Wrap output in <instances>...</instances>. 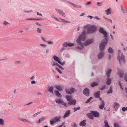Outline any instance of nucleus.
<instances>
[{
	"instance_id": "a211bd4d",
	"label": "nucleus",
	"mask_w": 127,
	"mask_h": 127,
	"mask_svg": "<svg viewBox=\"0 0 127 127\" xmlns=\"http://www.w3.org/2000/svg\"><path fill=\"white\" fill-rule=\"evenodd\" d=\"M105 106V102L104 101L102 100L101 101V104L99 105V108L100 109H103Z\"/></svg>"
},
{
	"instance_id": "8fccbe9b",
	"label": "nucleus",
	"mask_w": 127,
	"mask_h": 127,
	"mask_svg": "<svg viewBox=\"0 0 127 127\" xmlns=\"http://www.w3.org/2000/svg\"><path fill=\"white\" fill-rule=\"evenodd\" d=\"M58 63L60 64L61 65H63L65 63V62L64 61L63 62H61V61H60V62H59Z\"/></svg>"
},
{
	"instance_id": "0eeeda50",
	"label": "nucleus",
	"mask_w": 127,
	"mask_h": 127,
	"mask_svg": "<svg viewBox=\"0 0 127 127\" xmlns=\"http://www.w3.org/2000/svg\"><path fill=\"white\" fill-rule=\"evenodd\" d=\"M61 118V116L56 117L55 118H53L52 119L53 121L55 123L56 122H60V119Z\"/></svg>"
},
{
	"instance_id": "864d4df0",
	"label": "nucleus",
	"mask_w": 127,
	"mask_h": 127,
	"mask_svg": "<svg viewBox=\"0 0 127 127\" xmlns=\"http://www.w3.org/2000/svg\"><path fill=\"white\" fill-rule=\"evenodd\" d=\"M54 18L57 21L60 22H62V21L60 20V19H58L56 17H54Z\"/></svg>"
},
{
	"instance_id": "09e8293b",
	"label": "nucleus",
	"mask_w": 127,
	"mask_h": 127,
	"mask_svg": "<svg viewBox=\"0 0 127 127\" xmlns=\"http://www.w3.org/2000/svg\"><path fill=\"white\" fill-rule=\"evenodd\" d=\"M9 23H8L4 21L3 23V25H6Z\"/></svg>"
},
{
	"instance_id": "5701e85b",
	"label": "nucleus",
	"mask_w": 127,
	"mask_h": 127,
	"mask_svg": "<svg viewBox=\"0 0 127 127\" xmlns=\"http://www.w3.org/2000/svg\"><path fill=\"white\" fill-rule=\"evenodd\" d=\"M100 92H95L94 93L95 96L96 98L98 97L99 96Z\"/></svg>"
},
{
	"instance_id": "338daca9",
	"label": "nucleus",
	"mask_w": 127,
	"mask_h": 127,
	"mask_svg": "<svg viewBox=\"0 0 127 127\" xmlns=\"http://www.w3.org/2000/svg\"><path fill=\"white\" fill-rule=\"evenodd\" d=\"M94 18L95 19H97L100 20V19L99 18H98V17L96 16L94 17Z\"/></svg>"
},
{
	"instance_id": "37998d69",
	"label": "nucleus",
	"mask_w": 127,
	"mask_h": 127,
	"mask_svg": "<svg viewBox=\"0 0 127 127\" xmlns=\"http://www.w3.org/2000/svg\"><path fill=\"white\" fill-rule=\"evenodd\" d=\"M20 120L24 122H26L27 123H30L26 119H21Z\"/></svg>"
},
{
	"instance_id": "2eb2a0df",
	"label": "nucleus",
	"mask_w": 127,
	"mask_h": 127,
	"mask_svg": "<svg viewBox=\"0 0 127 127\" xmlns=\"http://www.w3.org/2000/svg\"><path fill=\"white\" fill-rule=\"evenodd\" d=\"M86 120H84L82 121L79 124V125L80 126L84 127L85 126L86 124Z\"/></svg>"
},
{
	"instance_id": "ddd939ff",
	"label": "nucleus",
	"mask_w": 127,
	"mask_h": 127,
	"mask_svg": "<svg viewBox=\"0 0 127 127\" xmlns=\"http://www.w3.org/2000/svg\"><path fill=\"white\" fill-rule=\"evenodd\" d=\"M70 114V111L69 110L67 111L65 113L63 118L64 119L66 117H68Z\"/></svg>"
},
{
	"instance_id": "6e6552de",
	"label": "nucleus",
	"mask_w": 127,
	"mask_h": 127,
	"mask_svg": "<svg viewBox=\"0 0 127 127\" xmlns=\"http://www.w3.org/2000/svg\"><path fill=\"white\" fill-rule=\"evenodd\" d=\"M68 2L71 5L75 8H81L82 7V6L81 5H76L70 2Z\"/></svg>"
},
{
	"instance_id": "79ce46f5",
	"label": "nucleus",
	"mask_w": 127,
	"mask_h": 127,
	"mask_svg": "<svg viewBox=\"0 0 127 127\" xmlns=\"http://www.w3.org/2000/svg\"><path fill=\"white\" fill-rule=\"evenodd\" d=\"M112 87H110V90L108 91L107 92V93L108 94H109L110 93H112Z\"/></svg>"
},
{
	"instance_id": "393cba45",
	"label": "nucleus",
	"mask_w": 127,
	"mask_h": 127,
	"mask_svg": "<svg viewBox=\"0 0 127 127\" xmlns=\"http://www.w3.org/2000/svg\"><path fill=\"white\" fill-rule=\"evenodd\" d=\"M111 71V69H109L107 71L106 74L108 77H110Z\"/></svg>"
},
{
	"instance_id": "2f4dec72",
	"label": "nucleus",
	"mask_w": 127,
	"mask_h": 127,
	"mask_svg": "<svg viewBox=\"0 0 127 127\" xmlns=\"http://www.w3.org/2000/svg\"><path fill=\"white\" fill-rule=\"evenodd\" d=\"M60 19L61 20V21H63V22H64L66 23H70V22L69 21H67L65 20L62 19L61 18H60Z\"/></svg>"
},
{
	"instance_id": "774afa93",
	"label": "nucleus",
	"mask_w": 127,
	"mask_h": 127,
	"mask_svg": "<svg viewBox=\"0 0 127 127\" xmlns=\"http://www.w3.org/2000/svg\"><path fill=\"white\" fill-rule=\"evenodd\" d=\"M37 14L38 15H39L41 16H42V14H41L40 13H39L38 12H37Z\"/></svg>"
},
{
	"instance_id": "0e129e2a",
	"label": "nucleus",
	"mask_w": 127,
	"mask_h": 127,
	"mask_svg": "<svg viewBox=\"0 0 127 127\" xmlns=\"http://www.w3.org/2000/svg\"><path fill=\"white\" fill-rule=\"evenodd\" d=\"M72 126L73 127H77V125L76 124L74 123L72 125Z\"/></svg>"
},
{
	"instance_id": "cd10ccee",
	"label": "nucleus",
	"mask_w": 127,
	"mask_h": 127,
	"mask_svg": "<svg viewBox=\"0 0 127 127\" xmlns=\"http://www.w3.org/2000/svg\"><path fill=\"white\" fill-rule=\"evenodd\" d=\"M0 124L2 126L4 125V121L2 119H0Z\"/></svg>"
},
{
	"instance_id": "49530a36",
	"label": "nucleus",
	"mask_w": 127,
	"mask_h": 127,
	"mask_svg": "<svg viewBox=\"0 0 127 127\" xmlns=\"http://www.w3.org/2000/svg\"><path fill=\"white\" fill-rule=\"evenodd\" d=\"M41 38L42 40L44 42H46V41L45 39L43 37L41 36Z\"/></svg>"
},
{
	"instance_id": "6ab92c4d",
	"label": "nucleus",
	"mask_w": 127,
	"mask_h": 127,
	"mask_svg": "<svg viewBox=\"0 0 127 127\" xmlns=\"http://www.w3.org/2000/svg\"><path fill=\"white\" fill-rule=\"evenodd\" d=\"M53 58L55 61H57L58 63H59V62H60V59L58 57L56 56H54L53 57Z\"/></svg>"
},
{
	"instance_id": "423d86ee",
	"label": "nucleus",
	"mask_w": 127,
	"mask_h": 127,
	"mask_svg": "<svg viewBox=\"0 0 127 127\" xmlns=\"http://www.w3.org/2000/svg\"><path fill=\"white\" fill-rule=\"evenodd\" d=\"M55 10L57 12H58L59 14H61L62 16L64 17L66 16L65 14L63 12V11L61 10L57 9H56Z\"/></svg>"
},
{
	"instance_id": "58836bf2",
	"label": "nucleus",
	"mask_w": 127,
	"mask_h": 127,
	"mask_svg": "<svg viewBox=\"0 0 127 127\" xmlns=\"http://www.w3.org/2000/svg\"><path fill=\"white\" fill-rule=\"evenodd\" d=\"M125 79V80L127 82V74L125 75V76L124 77ZM126 92L127 94V88H126Z\"/></svg>"
},
{
	"instance_id": "603ef678",
	"label": "nucleus",
	"mask_w": 127,
	"mask_h": 127,
	"mask_svg": "<svg viewBox=\"0 0 127 127\" xmlns=\"http://www.w3.org/2000/svg\"><path fill=\"white\" fill-rule=\"evenodd\" d=\"M47 43L49 44H53V42L52 41H48L47 42Z\"/></svg>"
},
{
	"instance_id": "7c9ffc66",
	"label": "nucleus",
	"mask_w": 127,
	"mask_h": 127,
	"mask_svg": "<svg viewBox=\"0 0 127 127\" xmlns=\"http://www.w3.org/2000/svg\"><path fill=\"white\" fill-rule=\"evenodd\" d=\"M108 52L110 53H113V50L111 47H109L108 49Z\"/></svg>"
},
{
	"instance_id": "f03ea898",
	"label": "nucleus",
	"mask_w": 127,
	"mask_h": 127,
	"mask_svg": "<svg viewBox=\"0 0 127 127\" xmlns=\"http://www.w3.org/2000/svg\"><path fill=\"white\" fill-rule=\"evenodd\" d=\"M99 29V32L102 33L105 37V38L102 41L99 46L100 50H102L105 48V45L107 44L108 40L106 38L107 37V34L106 32L104 31L103 28L100 27Z\"/></svg>"
},
{
	"instance_id": "bb28decb",
	"label": "nucleus",
	"mask_w": 127,
	"mask_h": 127,
	"mask_svg": "<svg viewBox=\"0 0 127 127\" xmlns=\"http://www.w3.org/2000/svg\"><path fill=\"white\" fill-rule=\"evenodd\" d=\"M105 126V127H110L108 124V122L106 120H105L104 121Z\"/></svg>"
},
{
	"instance_id": "72a5a7b5",
	"label": "nucleus",
	"mask_w": 127,
	"mask_h": 127,
	"mask_svg": "<svg viewBox=\"0 0 127 127\" xmlns=\"http://www.w3.org/2000/svg\"><path fill=\"white\" fill-rule=\"evenodd\" d=\"M111 79L109 78H108L107 80V81L106 82V84L107 85H109L111 84Z\"/></svg>"
},
{
	"instance_id": "5fc2aeb1",
	"label": "nucleus",
	"mask_w": 127,
	"mask_h": 127,
	"mask_svg": "<svg viewBox=\"0 0 127 127\" xmlns=\"http://www.w3.org/2000/svg\"><path fill=\"white\" fill-rule=\"evenodd\" d=\"M40 121L41 122L43 121L44 119V117H42L41 118L39 119Z\"/></svg>"
},
{
	"instance_id": "f8f14e48",
	"label": "nucleus",
	"mask_w": 127,
	"mask_h": 127,
	"mask_svg": "<svg viewBox=\"0 0 127 127\" xmlns=\"http://www.w3.org/2000/svg\"><path fill=\"white\" fill-rule=\"evenodd\" d=\"M93 41L92 39L88 40L85 42L84 43V45L87 46L92 43Z\"/></svg>"
},
{
	"instance_id": "f704fd0d",
	"label": "nucleus",
	"mask_w": 127,
	"mask_h": 127,
	"mask_svg": "<svg viewBox=\"0 0 127 127\" xmlns=\"http://www.w3.org/2000/svg\"><path fill=\"white\" fill-rule=\"evenodd\" d=\"M66 97L67 100L69 101H70L71 100H72V99L71 97L70 96H66Z\"/></svg>"
},
{
	"instance_id": "9b49d317",
	"label": "nucleus",
	"mask_w": 127,
	"mask_h": 127,
	"mask_svg": "<svg viewBox=\"0 0 127 127\" xmlns=\"http://www.w3.org/2000/svg\"><path fill=\"white\" fill-rule=\"evenodd\" d=\"M104 48L102 50H100V49H99L100 50V51H101L102 52L100 53H99L98 55V59H100L102 58L103 56L104 55V52H103L102 51Z\"/></svg>"
},
{
	"instance_id": "39448f33",
	"label": "nucleus",
	"mask_w": 127,
	"mask_h": 127,
	"mask_svg": "<svg viewBox=\"0 0 127 127\" xmlns=\"http://www.w3.org/2000/svg\"><path fill=\"white\" fill-rule=\"evenodd\" d=\"M75 90L74 88H71L70 89H66V93L68 94H71L73 93Z\"/></svg>"
},
{
	"instance_id": "412c9836",
	"label": "nucleus",
	"mask_w": 127,
	"mask_h": 127,
	"mask_svg": "<svg viewBox=\"0 0 127 127\" xmlns=\"http://www.w3.org/2000/svg\"><path fill=\"white\" fill-rule=\"evenodd\" d=\"M55 87L57 90H58L60 91H62V87L60 85L56 86Z\"/></svg>"
},
{
	"instance_id": "052dcab7",
	"label": "nucleus",
	"mask_w": 127,
	"mask_h": 127,
	"mask_svg": "<svg viewBox=\"0 0 127 127\" xmlns=\"http://www.w3.org/2000/svg\"><path fill=\"white\" fill-rule=\"evenodd\" d=\"M58 66L60 68L62 69V70L64 69V68L61 65H59V64Z\"/></svg>"
},
{
	"instance_id": "9d476101",
	"label": "nucleus",
	"mask_w": 127,
	"mask_h": 127,
	"mask_svg": "<svg viewBox=\"0 0 127 127\" xmlns=\"http://www.w3.org/2000/svg\"><path fill=\"white\" fill-rule=\"evenodd\" d=\"M83 94L87 96H88L89 95V91L88 89H85L83 91Z\"/></svg>"
},
{
	"instance_id": "f257e3e1",
	"label": "nucleus",
	"mask_w": 127,
	"mask_h": 127,
	"mask_svg": "<svg viewBox=\"0 0 127 127\" xmlns=\"http://www.w3.org/2000/svg\"><path fill=\"white\" fill-rule=\"evenodd\" d=\"M83 29L85 30H87V32L84 30L82 35H80L77 39V43L78 45H80L77 47V48L79 49H82L83 48V44L85 40L86 34L90 33L95 32L96 30V27L94 25L89 26L87 25L84 26L83 27Z\"/></svg>"
},
{
	"instance_id": "680f3d73",
	"label": "nucleus",
	"mask_w": 127,
	"mask_h": 127,
	"mask_svg": "<svg viewBox=\"0 0 127 127\" xmlns=\"http://www.w3.org/2000/svg\"><path fill=\"white\" fill-rule=\"evenodd\" d=\"M54 123L53 121V120L52 119V121H50V123L52 125Z\"/></svg>"
},
{
	"instance_id": "13d9d810",
	"label": "nucleus",
	"mask_w": 127,
	"mask_h": 127,
	"mask_svg": "<svg viewBox=\"0 0 127 127\" xmlns=\"http://www.w3.org/2000/svg\"><path fill=\"white\" fill-rule=\"evenodd\" d=\"M36 83V82L34 81H31V83L32 84H35Z\"/></svg>"
},
{
	"instance_id": "c03bdc74",
	"label": "nucleus",
	"mask_w": 127,
	"mask_h": 127,
	"mask_svg": "<svg viewBox=\"0 0 127 127\" xmlns=\"http://www.w3.org/2000/svg\"><path fill=\"white\" fill-rule=\"evenodd\" d=\"M122 111L123 112H125L126 111H127V107H123L122 108Z\"/></svg>"
},
{
	"instance_id": "a18cd8bd",
	"label": "nucleus",
	"mask_w": 127,
	"mask_h": 127,
	"mask_svg": "<svg viewBox=\"0 0 127 127\" xmlns=\"http://www.w3.org/2000/svg\"><path fill=\"white\" fill-rule=\"evenodd\" d=\"M92 98V97H90V98H89L87 100V101H86V102H85V103H88L91 100Z\"/></svg>"
},
{
	"instance_id": "a19ab883",
	"label": "nucleus",
	"mask_w": 127,
	"mask_h": 127,
	"mask_svg": "<svg viewBox=\"0 0 127 127\" xmlns=\"http://www.w3.org/2000/svg\"><path fill=\"white\" fill-rule=\"evenodd\" d=\"M37 32L39 33H41V30L39 28H38L37 30Z\"/></svg>"
},
{
	"instance_id": "7ed1b4c3",
	"label": "nucleus",
	"mask_w": 127,
	"mask_h": 127,
	"mask_svg": "<svg viewBox=\"0 0 127 127\" xmlns=\"http://www.w3.org/2000/svg\"><path fill=\"white\" fill-rule=\"evenodd\" d=\"M118 59L120 64H124L125 62V58L123 53L118 54Z\"/></svg>"
},
{
	"instance_id": "6e6d98bb",
	"label": "nucleus",
	"mask_w": 127,
	"mask_h": 127,
	"mask_svg": "<svg viewBox=\"0 0 127 127\" xmlns=\"http://www.w3.org/2000/svg\"><path fill=\"white\" fill-rule=\"evenodd\" d=\"M57 70L60 73H62V72L59 69L57 68H56Z\"/></svg>"
},
{
	"instance_id": "c9c22d12",
	"label": "nucleus",
	"mask_w": 127,
	"mask_h": 127,
	"mask_svg": "<svg viewBox=\"0 0 127 127\" xmlns=\"http://www.w3.org/2000/svg\"><path fill=\"white\" fill-rule=\"evenodd\" d=\"M80 107H75L73 108V110L74 112H75L77 110H80Z\"/></svg>"
},
{
	"instance_id": "c756f323",
	"label": "nucleus",
	"mask_w": 127,
	"mask_h": 127,
	"mask_svg": "<svg viewBox=\"0 0 127 127\" xmlns=\"http://www.w3.org/2000/svg\"><path fill=\"white\" fill-rule=\"evenodd\" d=\"M97 83L95 82H94L91 84V86L92 87H94L95 86H97Z\"/></svg>"
},
{
	"instance_id": "ea45409f",
	"label": "nucleus",
	"mask_w": 127,
	"mask_h": 127,
	"mask_svg": "<svg viewBox=\"0 0 127 127\" xmlns=\"http://www.w3.org/2000/svg\"><path fill=\"white\" fill-rule=\"evenodd\" d=\"M32 12V10H27V11L25 10H23V12H24L26 13H30Z\"/></svg>"
},
{
	"instance_id": "f3484780",
	"label": "nucleus",
	"mask_w": 127,
	"mask_h": 127,
	"mask_svg": "<svg viewBox=\"0 0 127 127\" xmlns=\"http://www.w3.org/2000/svg\"><path fill=\"white\" fill-rule=\"evenodd\" d=\"M55 95L59 97H62L61 95L59 93L58 91H54Z\"/></svg>"
},
{
	"instance_id": "1a4fd4ad",
	"label": "nucleus",
	"mask_w": 127,
	"mask_h": 127,
	"mask_svg": "<svg viewBox=\"0 0 127 127\" xmlns=\"http://www.w3.org/2000/svg\"><path fill=\"white\" fill-rule=\"evenodd\" d=\"M121 9L123 13H126L127 12V9L124 7V6L122 4L121 5Z\"/></svg>"
},
{
	"instance_id": "c85d7f7f",
	"label": "nucleus",
	"mask_w": 127,
	"mask_h": 127,
	"mask_svg": "<svg viewBox=\"0 0 127 127\" xmlns=\"http://www.w3.org/2000/svg\"><path fill=\"white\" fill-rule=\"evenodd\" d=\"M119 74L120 77H122L123 76V71L122 70L119 71Z\"/></svg>"
},
{
	"instance_id": "dca6fc26",
	"label": "nucleus",
	"mask_w": 127,
	"mask_h": 127,
	"mask_svg": "<svg viewBox=\"0 0 127 127\" xmlns=\"http://www.w3.org/2000/svg\"><path fill=\"white\" fill-rule=\"evenodd\" d=\"M87 116L91 119L93 120L94 119V117L93 114L92 113V111L90 113L87 114Z\"/></svg>"
},
{
	"instance_id": "bf43d9fd",
	"label": "nucleus",
	"mask_w": 127,
	"mask_h": 127,
	"mask_svg": "<svg viewBox=\"0 0 127 127\" xmlns=\"http://www.w3.org/2000/svg\"><path fill=\"white\" fill-rule=\"evenodd\" d=\"M91 3V2L90 1V2H88L86 4V5H89Z\"/></svg>"
},
{
	"instance_id": "4c0bfd02",
	"label": "nucleus",
	"mask_w": 127,
	"mask_h": 127,
	"mask_svg": "<svg viewBox=\"0 0 127 127\" xmlns=\"http://www.w3.org/2000/svg\"><path fill=\"white\" fill-rule=\"evenodd\" d=\"M51 64L52 66H54L55 65H58V64L57 63L55 62H53L51 63Z\"/></svg>"
},
{
	"instance_id": "4d7b16f0",
	"label": "nucleus",
	"mask_w": 127,
	"mask_h": 127,
	"mask_svg": "<svg viewBox=\"0 0 127 127\" xmlns=\"http://www.w3.org/2000/svg\"><path fill=\"white\" fill-rule=\"evenodd\" d=\"M39 113H35L33 115V116L34 117H36L37 115Z\"/></svg>"
},
{
	"instance_id": "a878e982",
	"label": "nucleus",
	"mask_w": 127,
	"mask_h": 127,
	"mask_svg": "<svg viewBox=\"0 0 127 127\" xmlns=\"http://www.w3.org/2000/svg\"><path fill=\"white\" fill-rule=\"evenodd\" d=\"M53 88V87L52 86L49 88V91L53 94V91L54 89Z\"/></svg>"
},
{
	"instance_id": "de8ad7c7",
	"label": "nucleus",
	"mask_w": 127,
	"mask_h": 127,
	"mask_svg": "<svg viewBox=\"0 0 127 127\" xmlns=\"http://www.w3.org/2000/svg\"><path fill=\"white\" fill-rule=\"evenodd\" d=\"M40 20V19H38L30 18V20Z\"/></svg>"
},
{
	"instance_id": "20e7f679",
	"label": "nucleus",
	"mask_w": 127,
	"mask_h": 127,
	"mask_svg": "<svg viewBox=\"0 0 127 127\" xmlns=\"http://www.w3.org/2000/svg\"><path fill=\"white\" fill-rule=\"evenodd\" d=\"M74 45L73 43H68L67 42H64L63 44V45L64 47H71Z\"/></svg>"
},
{
	"instance_id": "e2e57ef3",
	"label": "nucleus",
	"mask_w": 127,
	"mask_h": 127,
	"mask_svg": "<svg viewBox=\"0 0 127 127\" xmlns=\"http://www.w3.org/2000/svg\"><path fill=\"white\" fill-rule=\"evenodd\" d=\"M40 45L41 46L43 47H45L46 46V45L45 44H40Z\"/></svg>"
},
{
	"instance_id": "4be33fe9",
	"label": "nucleus",
	"mask_w": 127,
	"mask_h": 127,
	"mask_svg": "<svg viewBox=\"0 0 127 127\" xmlns=\"http://www.w3.org/2000/svg\"><path fill=\"white\" fill-rule=\"evenodd\" d=\"M106 12V15H109L111 13V9L110 8H109L107 10L105 11Z\"/></svg>"
},
{
	"instance_id": "473e14b6",
	"label": "nucleus",
	"mask_w": 127,
	"mask_h": 127,
	"mask_svg": "<svg viewBox=\"0 0 127 127\" xmlns=\"http://www.w3.org/2000/svg\"><path fill=\"white\" fill-rule=\"evenodd\" d=\"M63 100L61 99H57L56 100V102L59 104L61 103Z\"/></svg>"
},
{
	"instance_id": "e433bc0d",
	"label": "nucleus",
	"mask_w": 127,
	"mask_h": 127,
	"mask_svg": "<svg viewBox=\"0 0 127 127\" xmlns=\"http://www.w3.org/2000/svg\"><path fill=\"white\" fill-rule=\"evenodd\" d=\"M61 104H62V105L65 106V107H67L68 106L67 104L66 103H65L63 101V100Z\"/></svg>"
},
{
	"instance_id": "aec40b11",
	"label": "nucleus",
	"mask_w": 127,
	"mask_h": 127,
	"mask_svg": "<svg viewBox=\"0 0 127 127\" xmlns=\"http://www.w3.org/2000/svg\"><path fill=\"white\" fill-rule=\"evenodd\" d=\"M76 102V101L75 100H71L68 103V104H73L75 105Z\"/></svg>"
},
{
	"instance_id": "3c124183",
	"label": "nucleus",
	"mask_w": 127,
	"mask_h": 127,
	"mask_svg": "<svg viewBox=\"0 0 127 127\" xmlns=\"http://www.w3.org/2000/svg\"><path fill=\"white\" fill-rule=\"evenodd\" d=\"M114 125L115 127H120L119 125L117 123H115L114 124Z\"/></svg>"
},
{
	"instance_id": "b1692460",
	"label": "nucleus",
	"mask_w": 127,
	"mask_h": 127,
	"mask_svg": "<svg viewBox=\"0 0 127 127\" xmlns=\"http://www.w3.org/2000/svg\"><path fill=\"white\" fill-rule=\"evenodd\" d=\"M114 107L116 109H118L119 106V104L117 102H114Z\"/></svg>"
},
{
	"instance_id": "4468645a",
	"label": "nucleus",
	"mask_w": 127,
	"mask_h": 127,
	"mask_svg": "<svg viewBox=\"0 0 127 127\" xmlns=\"http://www.w3.org/2000/svg\"><path fill=\"white\" fill-rule=\"evenodd\" d=\"M92 113L93 115L95 117H98L99 116V114L97 112L92 111Z\"/></svg>"
},
{
	"instance_id": "69168bd1",
	"label": "nucleus",
	"mask_w": 127,
	"mask_h": 127,
	"mask_svg": "<svg viewBox=\"0 0 127 127\" xmlns=\"http://www.w3.org/2000/svg\"><path fill=\"white\" fill-rule=\"evenodd\" d=\"M107 20L110 22H112V21L111 19L108 18Z\"/></svg>"
}]
</instances>
